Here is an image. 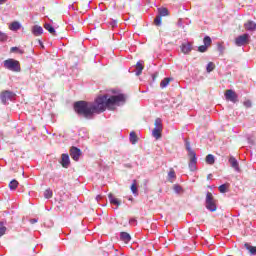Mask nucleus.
Returning <instances> with one entry per match:
<instances>
[{"label": "nucleus", "mask_w": 256, "mask_h": 256, "mask_svg": "<svg viewBox=\"0 0 256 256\" xmlns=\"http://www.w3.org/2000/svg\"><path fill=\"white\" fill-rule=\"evenodd\" d=\"M158 15L160 17H169V9L165 7L158 8Z\"/></svg>", "instance_id": "19"}, {"label": "nucleus", "mask_w": 256, "mask_h": 256, "mask_svg": "<svg viewBox=\"0 0 256 256\" xmlns=\"http://www.w3.org/2000/svg\"><path fill=\"white\" fill-rule=\"evenodd\" d=\"M214 69H215V64L213 62H209L206 68L207 73H211V71H214Z\"/></svg>", "instance_id": "31"}, {"label": "nucleus", "mask_w": 256, "mask_h": 256, "mask_svg": "<svg viewBox=\"0 0 256 256\" xmlns=\"http://www.w3.org/2000/svg\"><path fill=\"white\" fill-rule=\"evenodd\" d=\"M203 43L205 46H207L209 48V47H211V43H213V41L211 40V37L205 36L203 39Z\"/></svg>", "instance_id": "28"}, {"label": "nucleus", "mask_w": 256, "mask_h": 256, "mask_svg": "<svg viewBox=\"0 0 256 256\" xmlns=\"http://www.w3.org/2000/svg\"><path fill=\"white\" fill-rule=\"evenodd\" d=\"M224 95L227 101H231L232 103H237V101H239V96L232 89L226 90Z\"/></svg>", "instance_id": "6"}, {"label": "nucleus", "mask_w": 256, "mask_h": 256, "mask_svg": "<svg viewBox=\"0 0 256 256\" xmlns=\"http://www.w3.org/2000/svg\"><path fill=\"white\" fill-rule=\"evenodd\" d=\"M70 157L73 159V161H79V158L81 157V149L72 146L70 148Z\"/></svg>", "instance_id": "8"}, {"label": "nucleus", "mask_w": 256, "mask_h": 256, "mask_svg": "<svg viewBox=\"0 0 256 256\" xmlns=\"http://www.w3.org/2000/svg\"><path fill=\"white\" fill-rule=\"evenodd\" d=\"M0 41H7V35L0 31Z\"/></svg>", "instance_id": "37"}, {"label": "nucleus", "mask_w": 256, "mask_h": 256, "mask_svg": "<svg viewBox=\"0 0 256 256\" xmlns=\"http://www.w3.org/2000/svg\"><path fill=\"white\" fill-rule=\"evenodd\" d=\"M44 197L45 199H51V197H53V191H51V189L45 190Z\"/></svg>", "instance_id": "32"}, {"label": "nucleus", "mask_w": 256, "mask_h": 256, "mask_svg": "<svg viewBox=\"0 0 256 256\" xmlns=\"http://www.w3.org/2000/svg\"><path fill=\"white\" fill-rule=\"evenodd\" d=\"M108 197L111 205H117V207L121 205V200H119L118 198H115L113 194H109Z\"/></svg>", "instance_id": "17"}, {"label": "nucleus", "mask_w": 256, "mask_h": 256, "mask_svg": "<svg viewBox=\"0 0 256 256\" xmlns=\"http://www.w3.org/2000/svg\"><path fill=\"white\" fill-rule=\"evenodd\" d=\"M206 209H208V211H211L212 213H215V211H217V200L211 192L206 193Z\"/></svg>", "instance_id": "4"}, {"label": "nucleus", "mask_w": 256, "mask_h": 256, "mask_svg": "<svg viewBox=\"0 0 256 256\" xmlns=\"http://www.w3.org/2000/svg\"><path fill=\"white\" fill-rule=\"evenodd\" d=\"M218 189L220 193H227V190L229 189V183L220 185Z\"/></svg>", "instance_id": "27"}, {"label": "nucleus", "mask_w": 256, "mask_h": 256, "mask_svg": "<svg viewBox=\"0 0 256 256\" xmlns=\"http://www.w3.org/2000/svg\"><path fill=\"white\" fill-rule=\"evenodd\" d=\"M244 107H246V109H249L252 106V103L250 102V100H246L243 103Z\"/></svg>", "instance_id": "38"}, {"label": "nucleus", "mask_w": 256, "mask_h": 256, "mask_svg": "<svg viewBox=\"0 0 256 256\" xmlns=\"http://www.w3.org/2000/svg\"><path fill=\"white\" fill-rule=\"evenodd\" d=\"M208 178H211V174H210V175H208Z\"/></svg>", "instance_id": "44"}, {"label": "nucleus", "mask_w": 256, "mask_h": 256, "mask_svg": "<svg viewBox=\"0 0 256 256\" xmlns=\"http://www.w3.org/2000/svg\"><path fill=\"white\" fill-rule=\"evenodd\" d=\"M32 33H33V35H35V37H39V35H43V27H41L39 25H35L32 28Z\"/></svg>", "instance_id": "14"}, {"label": "nucleus", "mask_w": 256, "mask_h": 256, "mask_svg": "<svg viewBox=\"0 0 256 256\" xmlns=\"http://www.w3.org/2000/svg\"><path fill=\"white\" fill-rule=\"evenodd\" d=\"M10 51H11V53H19L20 55H23V53H25L24 50H21V49H19L17 47L10 48Z\"/></svg>", "instance_id": "33"}, {"label": "nucleus", "mask_w": 256, "mask_h": 256, "mask_svg": "<svg viewBox=\"0 0 256 256\" xmlns=\"http://www.w3.org/2000/svg\"><path fill=\"white\" fill-rule=\"evenodd\" d=\"M244 28L246 31H256V23L252 20H249L244 24Z\"/></svg>", "instance_id": "13"}, {"label": "nucleus", "mask_w": 256, "mask_h": 256, "mask_svg": "<svg viewBox=\"0 0 256 256\" xmlns=\"http://www.w3.org/2000/svg\"><path fill=\"white\" fill-rule=\"evenodd\" d=\"M169 83H171V78H164L160 83L161 89H165Z\"/></svg>", "instance_id": "25"}, {"label": "nucleus", "mask_w": 256, "mask_h": 256, "mask_svg": "<svg viewBox=\"0 0 256 256\" xmlns=\"http://www.w3.org/2000/svg\"><path fill=\"white\" fill-rule=\"evenodd\" d=\"M131 221H135V219H132Z\"/></svg>", "instance_id": "45"}, {"label": "nucleus", "mask_w": 256, "mask_h": 256, "mask_svg": "<svg viewBox=\"0 0 256 256\" xmlns=\"http://www.w3.org/2000/svg\"><path fill=\"white\" fill-rule=\"evenodd\" d=\"M6 0H0V5H3V3H5Z\"/></svg>", "instance_id": "41"}, {"label": "nucleus", "mask_w": 256, "mask_h": 256, "mask_svg": "<svg viewBox=\"0 0 256 256\" xmlns=\"http://www.w3.org/2000/svg\"><path fill=\"white\" fill-rule=\"evenodd\" d=\"M117 103H125V95L119 94L116 96H98L94 102L77 101L74 103V111L79 117L84 119H93L95 113H103L105 109L113 107Z\"/></svg>", "instance_id": "1"}, {"label": "nucleus", "mask_w": 256, "mask_h": 256, "mask_svg": "<svg viewBox=\"0 0 256 256\" xmlns=\"http://www.w3.org/2000/svg\"><path fill=\"white\" fill-rule=\"evenodd\" d=\"M120 239L124 243H129V241H131V235H129L127 232H121Z\"/></svg>", "instance_id": "18"}, {"label": "nucleus", "mask_w": 256, "mask_h": 256, "mask_svg": "<svg viewBox=\"0 0 256 256\" xmlns=\"http://www.w3.org/2000/svg\"><path fill=\"white\" fill-rule=\"evenodd\" d=\"M248 41L249 34H243L235 39V45H237V47H243V45H247Z\"/></svg>", "instance_id": "7"}, {"label": "nucleus", "mask_w": 256, "mask_h": 256, "mask_svg": "<svg viewBox=\"0 0 256 256\" xmlns=\"http://www.w3.org/2000/svg\"><path fill=\"white\" fill-rule=\"evenodd\" d=\"M44 29H46V31H48L53 36L57 35L55 28L49 23L44 24Z\"/></svg>", "instance_id": "16"}, {"label": "nucleus", "mask_w": 256, "mask_h": 256, "mask_svg": "<svg viewBox=\"0 0 256 256\" xmlns=\"http://www.w3.org/2000/svg\"><path fill=\"white\" fill-rule=\"evenodd\" d=\"M193 50V44L191 42H187L181 45V51L184 55L191 53Z\"/></svg>", "instance_id": "11"}, {"label": "nucleus", "mask_w": 256, "mask_h": 256, "mask_svg": "<svg viewBox=\"0 0 256 256\" xmlns=\"http://www.w3.org/2000/svg\"><path fill=\"white\" fill-rule=\"evenodd\" d=\"M162 22H163V17L158 14L154 19V23L159 27V25H161Z\"/></svg>", "instance_id": "30"}, {"label": "nucleus", "mask_w": 256, "mask_h": 256, "mask_svg": "<svg viewBox=\"0 0 256 256\" xmlns=\"http://www.w3.org/2000/svg\"><path fill=\"white\" fill-rule=\"evenodd\" d=\"M4 68L8 71H13V73H21V63L18 60L9 58L4 62Z\"/></svg>", "instance_id": "3"}, {"label": "nucleus", "mask_w": 256, "mask_h": 256, "mask_svg": "<svg viewBox=\"0 0 256 256\" xmlns=\"http://www.w3.org/2000/svg\"><path fill=\"white\" fill-rule=\"evenodd\" d=\"M154 129L152 130V136L156 139L159 140L162 137L163 133V122L161 118H156L154 122Z\"/></svg>", "instance_id": "5"}, {"label": "nucleus", "mask_w": 256, "mask_h": 256, "mask_svg": "<svg viewBox=\"0 0 256 256\" xmlns=\"http://www.w3.org/2000/svg\"><path fill=\"white\" fill-rule=\"evenodd\" d=\"M96 199H97V201H99V199H101V196L98 195V196L96 197Z\"/></svg>", "instance_id": "42"}, {"label": "nucleus", "mask_w": 256, "mask_h": 256, "mask_svg": "<svg viewBox=\"0 0 256 256\" xmlns=\"http://www.w3.org/2000/svg\"><path fill=\"white\" fill-rule=\"evenodd\" d=\"M143 69H145V66L141 62L136 63V76L139 77L141 73H143Z\"/></svg>", "instance_id": "20"}, {"label": "nucleus", "mask_w": 256, "mask_h": 256, "mask_svg": "<svg viewBox=\"0 0 256 256\" xmlns=\"http://www.w3.org/2000/svg\"><path fill=\"white\" fill-rule=\"evenodd\" d=\"M61 165L64 169H67L71 165V160L69 159V154H62L61 156Z\"/></svg>", "instance_id": "12"}, {"label": "nucleus", "mask_w": 256, "mask_h": 256, "mask_svg": "<svg viewBox=\"0 0 256 256\" xmlns=\"http://www.w3.org/2000/svg\"><path fill=\"white\" fill-rule=\"evenodd\" d=\"M176 178H177V175L175 174V170H173V168H171L170 171L168 172L169 183H173V181H175Z\"/></svg>", "instance_id": "21"}, {"label": "nucleus", "mask_w": 256, "mask_h": 256, "mask_svg": "<svg viewBox=\"0 0 256 256\" xmlns=\"http://www.w3.org/2000/svg\"><path fill=\"white\" fill-rule=\"evenodd\" d=\"M116 23L114 22V24L112 25V27H115Z\"/></svg>", "instance_id": "43"}, {"label": "nucleus", "mask_w": 256, "mask_h": 256, "mask_svg": "<svg viewBox=\"0 0 256 256\" xmlns=\"http://www.w3.org/2000/svg\"><path fill=\"white\" fill-rule=\"evenodd\" d=\"M186 150L189 156V169L190 171H197V154L191 149V143L186 142Z\"/></svg>", "instance_id": "2"}, {"label": "nucleus", "mask_w": 256, "mask_h": 256, "mask_svg": "<svg viewBox=\"0 0 256 256\" xmlns=\"http://www.w3.org/2000/svg\"><path fill=\"white\" fill-rule=\"evenodd\" d=\"M244 247L251 255H256V246H251L249 243H245Z\"/></svg>", "instance_id": "22"}, {"label": "nucleus", "mask_w": 256, "mask_h": 256, "mask_svg": "<svg viewBox=\"0 0 256 256\" xmlns=\"http://www.w3.org/2000/svg\"><path fill=\"white\" fill-rule=\"evenodd\" d=\"M173 190L175 191V193H183V188L177 184L173 186Z\"/></svg>", "instance_id": "35"}, {"label": "nucleus", "mask_w": 256, "mask_h": 256, "mask_svg": "<svg viewBox=\"0 0 256 256\" xmlns=\"http://www.w3.org/2000/svg\"><path fill=\"white\" fill-rule=\"evenodd\" d=\"M31 223H37V219H32Z\"/></svg>", "instance_id": "40"}, {"label": "nucleus", "mask_w": 256, "mask_h": 256, "mask_svg": "<svg viewBox=\"0 0 256 256\" xmlns=\"http://www.w3.org/2000/svg\"><path fill=\"white\" fill-rule=\"evenodd\" d=\"M217 47H218V51H219L220 53H223V51H225V47H223V44L218 43V44H217Z\"/></svg>", "instance_id": "39"}, {"label": "nucleus", "mask_w": 256, "mask_h": 256, "mask_svg": "<svg viewBox=\"0 0 256 256\" xmlns=\"http://www.w3.org/2000/svg\"><path fill=\"white\" fill-rule=\"evenodd\" d=\"M13 95H14L13 92L6 90L0 94V99H1L2 103L5 105V103H7V101L11 100Z\"/></svg>", "instance_id": "9"}, {"label": "nucleus", "mask_w": 256, "mask_h": 256, "mask_svg": "<svg viewBox=\"0 0 256 256\" xmlns=\"http://www.w3.org/2000/svg\"><path fill=\"white\" fill-rule=\"evenodd\" d=\"M9 187L12 191H15V189H17V187H19V182L17 180H12L9 183Z\"/></svg>", "instance_id": "26"}, {"label": "nucleus", "mask_w": 256, "mask_h": 256, "mask_svg": "<svg viewBox=\"0 0 256 256\" xmlns=\"http://www.w3.org/2000/svg\"><path fill=\"white\" fill-rule=\"evenodd\" d=\"M207 49H209V48L207 46H205V44L198 47L199 53H205V52H207Z\"/></svg>", "instance_id": "36"}, {"label": "nucleus", "mask_w": 256, "mask_h": 256, "mask_svg": "<svg viewBox=\"0 0 256 256\" xmlns=\"http://www.w3.org/2000/svg\"><path fill=\"white\" fill-rule=\"evenodd\" d=\"M9 29L11 31H19V29H21V24H19V22H12Z\"/></svg>", "instance_id": "23"}, {"label": "nucleus", "mask_w": 256, "mask_h": 256, "mask_svg": "<svg viewBox=\"0 0 256 256\" xmlns=\"http://www.w3.org/2000/svg\"><path fill=\"white\" fill-rule=\"evenodd\" d=\"M7 231V227L3 225V223H0V237H3L5 235V232Z\"/></svg>", "instance_id": "34"}, {"label": "nucleus", "mask_w": 256, "mask_h": 256, "mask_svg": "<svg viewBox=\"0 0 256 256\" xmlns=\"http://www.w3.org/2000/svg\"><path fill=\"white\" fill-rule=\"evenodd\" d=\"M229 163L230 166L233 167L234 171H236L237 173H241V168L239 167V162L237 161V159L233 156L229 157Z\"/></svg>", "instance_id": "10"}, {"label": "nucleus", "mask_w": 256, "mask_h": 256, "mask_svg": "<svg viewBox=\"0 0 256 256\" xmlns=\"http://www.w3.org/2000/svg\"><path fill=\"white\" fill-rule=\"evenodd\" d=\"M206 163L208 165H214L215 164V156H213V154H208L206 156Z\"/></svg>", "instance_id": "24"}, {"label": "nucleus", "mask_w": 256, "mask_h": 256, "mask_svg": "<svg viewBox=\"0 0 256 256\" xmlns=\"http://www.w3.org/2000/svg\"><path fill=\"white\" fill-rule=\"evenodd\" d=\"M130 143H132V145H137V143L139 142V137H137V133H135V131H132L130 133Z\"/></svg>", "instance_id": "15"}, {"label": "nucleus", "mask_w": 256, "mask_h": 256, "mask_svg": "<svg viewBox=\"0 0 256 256\" xmlns=\"http://www.w3.org/2000/svg\"><path fill=\"white\" fill-rule=\"evenodd\" d=\"M131 191L134 195H137V180H133V183L131 185Z\"/></svg>", "instance_id": "29"}]
</instances>
